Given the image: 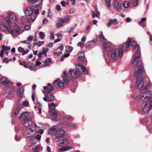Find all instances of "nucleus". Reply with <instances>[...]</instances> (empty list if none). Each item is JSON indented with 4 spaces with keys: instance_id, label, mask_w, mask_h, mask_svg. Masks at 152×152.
<instances>
[{
    "instance_id": "nucleus-1",
    "label": "nucleus",
    "mask_w": 152,
    "mask_h": 152,
    "mask_svg": "<svg viewBox=\"0 0 152 152\" xmlns=\"http://www.w3.org/2000/svg\"><path fill=\"white\" fill-rule=\"evenodd\" d=\"M123 45L121 48H113L114 45L109 42L104 43L103 45V48L105 51L108 52L110 51L109 55L105 56L106 61L109 63L111 59L113 61H116L122 56Z\"/></svg>"
},
{
    "instance_id": "nucleus-2",
    "label": "nucleus",
    "mask_w": 152,
    "mask_h": 152,
    "mask_svg": "<svg viewBox=\"0 0 152 152\" xmlns=\"http://www.w3.org/2000/svg\"><path fill=\"white\" fill-rule=\"evenodd\" d=\"M8 15V17L4 18L3 22L0 23V29L3 32L10 28L12 25L16 23L19 19L18 15L16 14L10 12Z\"/></svg>"
},
{
    "instance_id": "nucleus-3",
    "label": "nucleus",
    "mask_w": 152,
    "mask_h": 152,
    "mask_svg": "<svg viewBox=\"0 0 152 152\" xmlns=\"http://www.w3.org/2000/svg\"><path fill=\"white\" fill-rule=\"evenodd\" d=\"M149 89V86L146 85L140 91V99L143 102L148 101L151 97L152 95Z\"/></svg>"
},
{
    "instance_id": "nucleus-4",
    "label": "nucleus",
    "mask_w": 152,
    "mask_h": 152,
    "mask_svg": "<svg viewBox=\"0 0 152 152\" xmlns=\"http://www.w3.org/2000/svg\"><path fill=\"white\" fill-rule=\"evenodd\" d=\"M34 9L32 7H29L25 11V13L27 18L28 19L31 20L34 22L36 18V17L33 15Z\"/></svg>"
},
{
    "instance_id": "nucleus-5",
    "label": "nucleus",
    "mask_w": 152,
    "mask_h": 152,
    "mask_svg": "<svg viewBox=\"0 0 152 152\" xmlns=\"http://www.w3.org/2000/svg\"><path fill=\"white\" fill-rule=\"evenodd\" d=\"M144 70V67L142 63H140L137 67L135 69L134 75L137 77H139L142 74Z\"/></svg>"
},
{
    "instance_id": "nucleus-6",
    "label": "nucleus",
    "mask_w": 152,
    "mask_h": 152,
    "mask_svg": "<svg viewBox=\"0 0 152 152\" xmlns=\"http://www.w3.org/2000/svg\"><path fill=\"white\" fill-rule=\"evenodd\" d=\"M49 107L52 110L49 111V113L52 116V119L53 120L56 121L57 119V115L56 112L54 109L56 107V105L53 103H50L49 105Z\"/></svg>"
},
{
    "instance_id": "nucleus-7",
    "label": "nucleus",
    "mask_w": 152,
    "mask_h": 152,
    "mask_svg": "<svg viewBox=\"0 0 152 152\" xmlns=\"http://www.w3.org/2000/svg\"><path fill=\"white\" fill-rule=\"evenodd\" d=\"M141 56L140 53V52H138L135 54L132 59L131 62L132 65L136 66L137 64H140V63H142L139 61Z\"/></svg>"
},
{
    "instance_id": "nucleus-8",
    "label": "nucleus",
    "mask_w": 152,
    "mask_h": 152,
    "mask_svg": "<svg viewBox=\"0 0 152 152\" xmlns=\"http://www.w3.org/2000/svg\"><path fill=\"white\" fill-rule=\"evenodd\" d=\"M43 0H29V2H32L31 5L35 8H37L42 5Z\"/></svg>"
},
{
    "instance_id": "nucleus-9",
    "label": "nucleus",
    "mask_w": 152,
    "mask_h": 152,
    "mask_svg": "<svg viewBox=\"0 0 152 152\" xmlns=\"http://www.w3.org/2000/svg\"><path fill=\"white\" fill-rule=\"evenodd\" d=\"M65 134V132L64 130L60 129L57 131L55 134L56 138L58 139L63 138Z\"/></svg>"
},
{
    "instance_id": "nucleus-10",
    "label": "nucleus",
    "mask_w": 152,
    "mask_h": 152,
    "mask_svg": "<svg viewBox=\"0 0 152 152\" xmlns=\"http://www.w3.org/2000/svg\"><path fill=\"white\" fill-rule=\"evenodd\" d=\"M32 114H30L28 112H25L22 113L19 117L20 120L22 121L28 119V118L32 117Z\"/></svg>"
},
{
    "instance_id": "nucleus-11",
    "label": "nucleus",
    "mask_w": 152,
    "mask_h": 152,
    "mask_svg": "<svg viewBox=\"0 0 152 152\" xmlns=\"http://www.w3.org/2000/svg\"><path fill=\"white\" fill-rule=\"evenodd\" d=\"M32 117L28 118V119L22 121V124L25 127H27L32 125L33 123L31 120Z\"/></svg>"
},
{
    "instance_id": "nucleus-12",
    "label": "nucleus",
    "mask_w": 152,
    "mask_h": 152,
    "mask_svg": "<svg viewBox=\"0 0 152 152\" xmlns=\"http://www.w3.org/2000/svg\"><path fill=\"white\" fill-rule=\"evenodd\" d=\"M0 82L3 85L6 86H8L9 84L11 85H12V83L10 82L7 78L6 77H2L0 80Z\"/></svg>"
},
{
    "instance_id": "nucleus-13",
    "label": "nucleus",
    "mask_w": 152,
    "mask_h": 152,
    "mask_svg": "<svg viewBox=\"0 0 152 152\" xmlns=\"http://www.w3.org/2000/svg\"><path fill=\"white\" fill-rule=\"evenodd\" d=\"M28 130L23 132L24 136L26 137H29L31 135L34 134V130L31 128H29Z\"/></svg>"
},
{
    "instance_id": "nucleus-14",
    "label": "nucleus",
    "mask_w": 152,
    "mask_h": 152,
    "mask_svg": "<svg viewBox=\"0 0 152 152\" xmlns=\"http://www.w3.org/2000/svg\"><path fill=\"white\" fill-rule=\"evenodd\" d=\"M71 76L73 78H76L80 76L79 72L76 71H74L72 69L70 68L69 70Z\"/></svg>"
},
{
    "instance_id": "nucleus-15",
    "label": "nucleus",
    "mask_w": 152,
    "mask_h": 152,
    "mask_svg": "<svg viewBox=\"0 0 152 152\" xmlns=\"http://www.w3.org/2000/svg\"><path fill=\"white\" fill-rule=\"evenodd\" d=\"M59 129V126L56 125L51 127L48 130V133L50 134H53L57 131Z\"/></svg>"
},
{
    "instance_id": "nucleus-16",
    "label": "nucleus",
    "mask_w": 152,
    "mask_h": 152,
    "mask_svg": "<svg viewBox=\"0 0 152 152\" xmlns=\"http://www.w3.org/2000/svg\"><path fill=\"white\" fill-rule=\"evenodd\" d=\"M113 7L114 9L117 11H120L121 10V4L116 0H113Z\"/></svg>"
},
{
    "instance_id": "nucleus-17",
    "label": "nucleus",
    "mask_w": 152,
    "mask_h": 152,
    "mask_svg": "<svg viewBox=\"0 0 152 152\" xmlns=\"http://www.w3.org/2000/svg\"><path fill=\"white\" fill-rule=\"evenodd\" d=\"M131 46L133 47V50L136 51H138L139 49L140 46L136 44V42L134 40L132 41L131 42Z\"/></svg>"
},
{
    "instance_id": "nucleus-18",
    "label": "nucleus",
    "mask_w": 152,
    "mask_h": 152,
    "mask_svg": "<svg viewBox=\"0 0 152 152\" xmlns=\"http://www.w3.org/2000/svg\"><path fill=\"white\" fill-rule=\"evenodd\" d=\"M141 107L142 111L144 113H148L151 110L150 108H149L148 104L147 103L142 104Z\"/></svg>"
},
{
    "instance_id": "nucleus-19",
    "label": "nucleus",
    "mask_w": 152,
    "mask_h": 152,
    "mask_svg": "<svg viewBox=\"0 0 152 152\" xmlns=\"http://www.w3.org/2000/svg\"><path fill=\"white\" fill-rule=\"evenodd\" d=\"M144 85L143 82L141 80H137L136 82V86L138 89H140Z\"/></svg>"
},
{
    "instance_id": "nucleus-20",
    "label": "nucleus",
    "mask_w": 152,
    "mask_h": 152,
    "mask_svg": "<svg viewBox=\"0 0 152 152\" xmlns=\"http://www.w3.org/2000/svg\"><path fill=\"white\" fill-rule=\"evenodd\" d=\"M96 40L94 39L91 41L87 42L86 44L87 47H88L90 48H93L95 46Z\"/></svg>"
},
{
    "instance_id": "nucleus-21",
    "label": "nucleus",
    "mask_w": 152,
    "mask_h": 152,
    "mask_svg": "<svg viewBox=\"0 0 152 152\" xmlns=\"http://www.w3.org/2000/svg\"><path fill=\"white\" fill-rule=\"evenodd\" d=\"M24 88L23 87H21L18 88L17 90L18 95L19 97H21L23 96L24 92Z\"/></svg>"
},
{
    "instance_id": "nucleus-22",
    "label": "nucleus",
    "mask_w": 152,
    "mask_h": 152,
    "mask_svg": "<svg viewBox=\"0 0 152 152\" xmlns=\"http://www.w3.org/2000/svg\"><path fill=\"white\" fill-rule=\"evenodd\" d=\"M45 96H46L48 99V102H51L54 99V97L53 95L51 92L47 93Z\"/></svg>"
},
{
    "instance_id": "nucleus-23",
    "label": "nucleus",
    "mask_w": 152,
    "mask_h": 152,
    "mask_svg": "<svg viewBox=\"0 0 152 152\" xmlns=\"http://www.w3.org/2000/svg\"><path fill=\"white\" fill-rule=\"evenodd\" d=\"M62 139V140L61 141L60 139H58V140L57 142V144L59 146H63L64 145H66V143H65V142H66V143L67 141L66 140H64V139Z\"/></svg>"
},
{
    "instance_id": "nucleus-24",
    "label": "nucleus",
    "mask_w": 152,
    "mask_h": 152,
    "mask_svg": "<svg viewBox=\"0 0 152 152\" xmlns=\"http://www.w3.org/2000/svg\"><path fill=\"white\" fill-rule=\"evenodd\" d=\"M18 50L19 52L23 53V55L27 54L29 51V50L27 49L25 50L24 48L21 47H19L18 48Z\"/></svg>"
},
{
    "instance_id": "nucleus-25",
    "label": "nucleus",
    "mask_w": 152,
    "mask_h": 152,
    "mask_svg": "<svg viewBox=\"0 0 152 152\" xmlns=\"http://www.w3.org/2000/svg\"><path fill=\"white\" fill-rule=\"evenodd\" d=\"M77 65L80 68V69L83 73L85 74H87L88 73V70L83 65L80 64H77Z\"/></svg>"
},
{
    "instance_id": "nucleus-26",
    "label": "nucleus",
    "mask_w": 152,
    "mask_h": 152,
    "mask_svg": "<svg viewBox=\"0 0 152 152\" xmlns=\"http://www.w3.org/2000/svg\"><path fill=\"white\" fill-rule=\"evenodd\" d=\"M20 29L21 28L20 26L18 24L14 26L13 30L16 34H19Z\"/></svg>"
},
{
    "instance_id": "nucleus-27",
    "label": "nucleus",
    "mask_w": 152,
    "mask_h": 152,
    "mask_svg": "<svg viewBox=\"0 0 152 152\" xmlns=\"http://www.w3.org/2000/svg\"><path fill=\"white\" fill-rule=\"evenodd\" d=\"M28 20H29L28 19L27 17L26 18L25 17L23 16L21 19L20 22L22 25H24L28 23Z\"/></svg>"
},
{
    "instance_id": "nucleus-28",
    "label": "nucleus",
    "mask_w": 152,
    "mask_h": 152,
    "mask_svg": "<svg viewBox=\"0 0 152 152\" xmlns=\"http://www.w3.org/2000/svg\"><path fill=\"white\" fill-rule=\"evenodd\" d=\"M84 53L83 52H80L78 54V59L79 60H83L84 58Z\"/></svg>"
},
{
    "instance_id": "nucleus-29",
    "label": "nucleus",
    "mask_w": 152,
    "mask_h": 152,
    "mask_svg": "<svg viewBox=\"0 0 152 152\" xmlns=\"http://www.w3.org/2000/svg\"><path fill=\"white\" fill-rule=\"evenodd\" d=\"M72 17L70 15H67V16L63 18L64 23H68L70 21Z\"/></svg>"
},
{
    "instance_id": "nucleus-30",
    "label": "nucleus",
    "mask_w": 152,
    "mask_h": 152,
    "mask_svg": "<svg viewBox=\"0 0 152 152\" xmlns=\"http://www.w3.org/2000/svg\"><path fill=\"white\" fill-rule=\"evenodd\" d=\"M146 18H142L140 21L139 23V24L142 27H145V25L144 23L145 21H146Z\"/></svg>"
},
{
    "instance_id": "nucleus-31",
    "label": "nucleus",
    "mask_w": 152,
    "mask_h": 152,
    "mask_svg": "<svg viewBox=\"0 0 152 152\" xmlns=\"http://www.w3.org/2000/svg\"><path fill=\"white\" fill-rule=\"evenodd\" d=\"M132 40L129 38L126 42V44L125 45V50H126L128 49L129 47V45L131 44V42Z\"/></svg>"
},
{
    "instance_id": "nucleus-32",
    "label": "nucleus",
    "mask_w": 152,
    "mask_h": 152,
    "mask_svg": "<svg viewBox=\"0 0 152 152\" xmlns=\"http://www.w3.org/2000/svg\"><path fill=\"white\" fill-rule=\"evenodd\" d=\"M72 148L70 146H66L63 148H60L59 149V151L60 152H64V151H67L69 150Z\"/></svg>"
},
{
    "instance_id": "nucleus-33",
    "label": "nucleus",
    "mask_w": 152,
    "mask_h": 152,
    "mask_svg": "<svg viewBox=\"0 0 152 152\" xmlns=\"http://www.w3.org/2000/svg\"><path fill=\"white\" fill-rule=\"evenodd\" d=\"M66 126L67 127H69L71 129L75 128L76 127V124L73 123L67 124Z\"/></svg>"
},
{
    "instance_id": "nucleus-34",
    "label": "nucleus",
    "mask_w": 152,
    "mask_h": 152,
    "mask_svg": "<svg viewBox=\"0 0 152 152\" xmlns=\"http://www.w3.org/2000/svg\"><path fill=\"white\" fill-rule=\"evenodd\" d=\"M35 66L34 64L29 63L28 68L30 69L31 70H33L35 69Z\"/></svg>"
},
{
    "instance_id": "nucleus-35",
    "label": "nucleus",
    "mask_w": 152,
    "mask_h": 152,
    "mask_svg": "<svg viewBox=\"0 0 152 152\" xmlns=\"http://www.w3.org/2000/svg\"><path fill=\"white\" fill-rule=\"evenodd\" d=\"M58 86L60 89H63L65 88L64 83L62 82H58Z\"/></svg>"
},
{
    "instance_id": "nucleus-36",
    "label": "nucleus",
    "mask_w": 152,
    "mask_h": 152,
    "mask_svg": "<svg viewBox=\"0 0 152 152\" xmlns=\"http://www.w3.org/2000/svg\"><path fill=\"white\" fill-rule=\"evenodd\" d=\"M63 80L64 82L66 83L67 84H68V83L70 80V77L69 79L68 78L65 77L64 76H63Z\"/></svg>"
},
{
    "instance_id": "nucleus-37",
    "label": "nucleus",
    "mask_w": 152,
    "mask_h": 152,
    "mask_svg": "<svg viewBox=\"0 0 152 152\" xmlns=\"http://www.w3.org/2000/svg\"><path fill=\"white\" fill-rule=\"evenodd\" d=\"M2 49L0 51V56L2 58L4 55V49L5 48V45H3L2 47Z\"/></svg>"
},
{
    "instance_id": "nucleus-38",
    "label": "nucleus",
    "mask_w": 152,
    "mask_h": 152,
    "mask_svg": "<svg viewBox=\"0 0 152 152\" xmlns=\"http://www.w3.org/2000/svg\"><path fill=\"white\" fill-rule=\"evenodd\" d=\"M129 3L128 1H125L123 3V6L125 8L129 7Z\"/></svg>"
},
{
    "instance_id": "nucleus-39",
    "label": "nucleus",
    "mask_w": 152,
    "mask_h": 152,
    "mask_svg": "<svg viewBox=\"0 0 152 152\" xmlns=\"http://www.w3.org/2000/svg\"><path fill=\"white\" fill-rule=\"evenodd\" d=\"M99 37L100 41L102 42H104L106 41V39L104 37V36L102 34L99 36Z\"/></svg>"
},
{
    "instance_id": "nucleus-40",
    "label": "nucleus",
    "mask_w": 152,
    "mask_h": 152,
    "mask_svg": "<svg viewBox=\"0 0 152 152\" xmlns=\"http://www.w3.org/2000/svg\"><path fill=\"white\" fill-rule=\"evenodd\" d=\"M73 48L71 46H67L66 48V50L67 52H71Z\"/></svg>"
},
{
    "instance_id": "nucleus-41",
    "label": "nucleus",
    "mask_w": 152,
    "mask_h": 152,
    "mask_svg": "<svg viewBox=\"0 0 152 152\" xmlns=\"http://www.w3.org/2000/svg\"><path fill=\"white\" fill-rule=\"evenodd\" d=\"M21 109L20 107H18L16 110L15 111L14 113V115H16L15 117L17 116L20 113Z\"/></svg>"
},
{
    "instance_id": "nucleus-42",
    "label": "nucleus",
    "mask_w": 152,
    "mask_h": 152,
    "mask_svg": "<svg viewBox=\"0 0 152 152\" xmlns=\"http://www.w3.org/2000/svg\"><path fill=\"white\" fill-rule=\"evenodd\" d=\"M48 86L49 87L48 90L50 92H51L53 90L54 88L53 87L51 86L50 83H48Z\"/></svg>"
},
{
    "instance_id": "nucleus-43",
    "label": "nucleus",
    "mask_w": 152,
    "mask_h": 152,
    "mask_svg": "<svg viewBox=\"0 0 152 152\" xmlns=\"http://www.w3.org/2000/svg\"><path fill=\"white\" fill-rule=\"evenodd\" d=\"M39 148L38 145H34L32 146V148L34 152H38V148Z\"/></svg>"
},
{
    "instance_id": "nucleus-44",
    "label": "nucleus",
    "mask_w": 152,
    "mask_h": 152,
    "mask_svg": "<svg viewBox=\"0 0 152 152\" xmlns=\"http://www.w3.org/2000/svg\"><path fill=\"white\" fill-rule=\"evenodd\" d=\"M44 89L46 90V91L45 92H43V93L45 95V96L47 93H50L51 92H50L48 90V88L47 86H44Z\"/></svg>"
},
{
    "instance_id": "nucleus-45",
    "label": "nucleus",
    "mask_w": 152,
    "mask_h": 152,
    "mask_svg": "<svg viewBox=\"0 0 152 152\" xmlns=\"http://www.w3.org/2000/svg\"><path fill=\"white\" fill-rule=\"evenodd\" d=\"M141 0H133V4L134 6H137L138 5V2Z\"/></svg>"
},
{
    "instance_id": "nucleus-46",
    "label": "nucleus",
    "mask_w": 152,
    "mask_h": 152,
    "mask_svg": "<svg viewBox=\"0 0 152 152\" xmlns=\"http://www.w3.org/2000/svg\"><path fill=\"white\" fill-rule=\"evenodd\" d=\"M13 90V88H10V92H9L8 94V96L10 97L12 96L13 94V92L12 91Z\"/></svg>"
},
{
    "instance_id": "nucleus-47",
    "label": "nucleus",
    "mask_w": 152,
    "mask_h": 152,
    "mask_svg": "<svg viewBox=\"0 0 152 152\" xmlns=\"http://www.w3.org/2000/svg\"><path fill=\"white\" fill-rule=\"evenodd\" d=\"M41 136V134H38L35 136V138L38 142L40 141Z\"/></svg>"
},
{
    "instance_id": "nucleus-48",
    "label": "nucleus",
    "mask_w": 152,
    "mask_h": 152,
    "mask_svg": "<svg viewBox=\"0 0 152 152\" xmlns=\"http://www.w3.org/2000/svg\"><path fill=\"white\" fill-rule=\"evenodd\" d=\"M111 23L113 24H117V19H111L110 20Z\"/></svg>"
},
{
    "instance_id": "nucleus-49",
    "label": "nucleus",
    "mask_w": 152,
    "mask_h": 152,
    "mask_svg": "<svg viewBox=\"0 0 152 152\" xmlns=\"http://www.w3.org/2000/svg\"><path fill=\"white\" fill-rule=\"evenodd\" d=\"M24 29L26 30L29 31L31 29V26L29 25H26L25 26Z\"/></svg>"
},
{
    "instance_id": "nucleus-50",
    "label": "nucleus",
    "mask_w": 152,
    "mask_h": 152,
    "mask_svg": "<svg viewBox=\"0 0 152 152\" xmlns=\"http://www.w3.org/2000/svg\"><path fill=\"white\" fill-rule=\"evenodd\" d=\"M39 35L41 37V39H42L45 37V35L44 33L42 31H40L39 33Z\"/></svg>"
},
{
    "instance_id": "nucleus-51",
    "label": "nucleus",
    "mask_w": 152,
    "mask_h": 152,
    "mask_svg": "<svg viewBox=\"0 0 152 152\" xmlns=\"http://www.w3.org/2000/svg\"><path fill=\"white\" fill-rule=\"evenodd\" d=\"M34 12L35 15L37 17L39 15V10L38 9H37L34 10Z\"/></svg>"
},
{
    "instance_id": "nucleus-52",
    "label": "nucleus",
    "mask_w": 152,
    "mask_h": 152,
    "mask_svg": "<svg viewBox=\"0 0 152 152\" xmlns=\"http://www.w3.org/2000/svg\"><path fill=\"white\" fill-rule=\"evenodd\" d=\"M75 29V28L73 27H72L70 28H67L66 32L68 33H69Z\"/></svg>"
},
{
    "instance_id": "nucleus-53",
    "label": "nucleus",
    "mask_w": 152,
    "mask_h": 152,
    "mask_svg": "<svg viewBox=\"0 0 152 152\" xmlns=\"http://www.w3.org/2000/svg\"><path fill=\"white\" fill-rule=\"evenodd\" d=\"M29 63L27 64V63L25 61L23 62V65L24 66L25 68H28L29 66Z\"/></svg>"
},
{
    "instance_id": "nucleus-54",
    "label": "nucleus",
    "mask_w": 152,
    "mask_h": 152,
    "mask_svg": "<svg viewBox=\"0 0 152 152\" xmlns=\"http://www.w3.org/2000/svg\"><path fill=\"white\" fill-rule=\"evenodd\" d=\"M84 45V43L83 42H79L77 44L78 46H80L81 47H83Z\"/></svg>"
},
{
    "instance_id": "nucleus-55",
    "label": "nucleus",
    "mask_w": 152,
    "mask_h": 152,
    "mask_svg": "<svg viewBox=\"0 0 152 152\" xmlns=\"http://www.w3.org/2000/svg\"><path fill=\"white\" fill-rule=\"evenodd\" d=\"M50 37L51 39H54V33L53 32H51L50 33Z\"/></svg>"
},
{
    "instance_id": "nucleus-56",
    "label": "nucleus",
    "mask_w": 152,
    "mask_h": 152,
    "mask_svg": "<svg viewBox=\"0 0 152 152\" xmlns=\"http://www.w3.org/2000/svg\"><path fill=\"white\" fill-rule=\"evenodd\" d=\"M48 22V20L46 18H45L43 20L42 23L43 24H46Z\"/></svg>"
},
{
    "instance_id": "nucleus-57",
    "label": "nucleus",
    "mask_w": 152,
    "mask_h": 152,
    "mask_svg": "<svg viewBox=\"0 0 152 152\" xmlns=\"http://www.w3.org/2000/svg\"><path fill=\"white\" fill-rule=\"evenodd\" d=\"M63 24L60 23H57L56 24V26L57 28H59L62 26Z\"/></svg>"
},
{
    "instance_id": "nucleus-58",
    "label": "nucleus",
    "mask_w": 152,
    "mask_h": 152,
    "mask_svg": "<svg viewBox=\"0 0 152 152\" xmlns=\"http://www.w3.org/2000/svg\"><path fill=\"white\" fill-rule=\"evenodd\" d=\"M22 105L23 106L27 107L28 105V103L27 101H23L22 103Z\"/></svg>"
},
{
    "instance_id": "nucleus-59",
    "label": "nucleus",
    "mask_w": 152,
    "mask_h": 152,
    "mask_svg": "<svg viewBox=\"0 0 152 152\" xmlns=\"http://www.w3.org/2000/svg\"><path fill=\"white\" fill-rule=\"evenodd\" d=\"M51 59L50 58H47L45 60V61L44 62V63H50V62L51 61Z\"/></svg>"
},
{
    "instance_id": "nucleus-60",
    "label": "nucleus",
    "mask_w": 152,
    "mask_h": 152,
    "mask_svg": "<svg viewBox=\"0 0 152 152\" xmlns=\"http://www.w3.org/2000/svg\"><path fill=\"white\" fill-rule=\"evenodd\" d=\"M64 74L65 76V77H68L69 78V79L70 78V77L69 76V74L68 73H67L66 71H64Z\"/></svg>"
},
{
    "instance_id": "nucleus-61",
    "label": "nucleus",
    "mask_w": 152,
    "mask_h": 152,
    "mask_svg": "<svg viewBox=\"0 0 152 152\" xmlns=\"http://www.w3.org/2000/svg\"><path fill=\"white\" fill-rule=\"evenodd\" d=\"M75 11V9L74 8H72L69 11V13L70 14L74 13Z\"/></svg>"
},
{
    "instance_id": "nucleus-62",
    "label": "nucleus",
    "mask_w": 152,
    "mask_h": 152,
    "mask_svg": "<svg viewBox=\"0 0 152 152\" xmlns=\"http://www.w3.org/2000/svg\"><path fill=\"white\" fill-rule=\"evenodd\" d=\"M9 61L8 60V58H4L3 60V61L4 62H6L7 64L8 63Z\"/></svg>"
},
{
    "instance_id": "nucleus-63",
    "label": "nucleus",
    "mask_w": 152,
    "mask_h": 152,
    "mask_svg": "<svg viewBox=\"0 0 152 152\" xmlns=\"http://www.w3.org/2000/svg\"><path fill=\"white\" fill-rule=\"evenodd\" d=\"M66 119L68 121H72L73 119L71 116H69L66 118Z\"/></svg>"
},
{
    "instance_id": "nucleus-64",
    "label": "nucleus",
    "mask_w": 152,
    "mask_h": 152,
    "mask_svg": "<svg viewBox=\"0 0 152 152\" xmlns=\"http://www.w3.org/2000/svg\"><path fill=\"white\" fill-rule=\"evenodd\" d=\"M29 137L30 140L32 141H33L34 140L35 138V136H34V134H33L31 135Z\"/></svg>"
}]
</instances>
